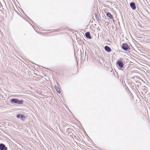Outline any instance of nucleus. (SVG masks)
<instances>
[{
	"label": "nucleus",
	"mask_w": 150,
	"mask_h": 150,
	"mask_svg": "<svg viewBox=\"0 0 150 150\" xmlns=\"http://www.w3.org/2000/svg\"><path fill=\"white\" fill-rule=\"evenodd\" d=\"M122 48L125 50L127 51L129 49V47L127 44L125 43L122 45Z\"/></svg>",
	"instance_id": "f257e3e1"
},
{
	"label": "nucleus",
	"mask_w": 150,
	"mask_h": 150,
	"mask_svg": "<svg viewBox=\"0 0 150 150\" xmlns=\"http://www.w3.org/2000/svg\"><path fill=\"white\" fill-rule=\"evenodd\" d=\"M7 148L5 147V145L3 144H0V150H7Z\"/></svg>",
	"instance_id": "f03ea898"
},
{
	"label": "nucleus",
	"mask_w": 150,
	"mask_h": 150,
	"mask_svg": "<svg viewBox=\"0 0 150 150\" xmlns=\"http://www.w3.org/2000/svg\"><path fill=\"white\" fill-rule=\"evenodd\" d=\"M117 64L119 65V66L120 68H122L123 67V63L121 61H118L117 62Z\"/></svg>",
	"instance_id": "7ed1b4c3"
},
{
	"label": "nucleus",
	"mask_w": 150,
	"mask_h": 150,
	"mask_svg": "<svg viewBox=\"0 0 150 150\" xmlns=\"http://www.w3.org/2000/svg\"><path fill=\"white\" fill-rule=\"evenodd\" d=\"M130 6L133 9L135 10L136 9L135 5L134 3L133 2L131 3Z\"/></svg>",
	"instance_id": "20e7f679"
},
{
	"label": "nucleus",
	"mask_w": 150,
	"mask_h": 150,
	"mask_svg": "<svg viewBox=\"0 0 150 150\" xmlns=\"http://www.w3.org/2000/svg\"><path fill=\"white\" fill-rule=\"evenodd\" d=\"M85 35L86 38L89 39H91V38L90 33L89 32H87L85 33Z\"/></svg>",
	"instance_id": "39448f33"
},
{
	"label": "nucleus",
	"mask_w": 150,
	"mask_h": 150,
	"mask_svg": "<svg viewBox=\"0 0 150 150\" xmlns=\"http://www.w3.org/2000/svg\"><path fill=\"white\" fill-rule=\"evenodd\" d=\"M17 100L18 99L16 98L12 99L10 100V101L11 103H17Z\"/></svg>",
	"instance_id": "423d86ee"
},
{
	"label": "nucleus",
	"mask_w": 150,
	"mask_h": 150,
	"mask_svg": "<svg viewBox=\"0 0 150 150\" xmlns=\"http://www.w3.org/2000/svg\"><path fill=\"white\" fill-rule=\"evenodd\" d=\"M105 50L108 52H110L111 50L110 47L107 46H106L105 47Z\"/></svg>",
	"instance_id": "0eeeda50"
},
{
	"label": "nucleus",
	"mask_w": 150,
	"mask_h": 150,
	"mask_svg": "<svg viewBox=\"0 0 150 150\" xmlns=\"http://www.w3.org/2000/svg\"><path fill=\"white\" fill-rule=\"evenodd\" d=\"M23 100H19L18 99L17 103L18 104H23Z\"/></svg>",
	"instance_id": "6e6552de"
},
{
	"label": "nucleus",
	"mask_w": 150,
	"mask_h": 150,
	"mask_svg": "<svg viewBox=\"0 0 150 150\" xmlns=\"http://www.w3.org/2000/svg\"><path fill=\"white\" fill-rule=\"evenodd\" d=\"M107 15L110 18H112V16L110 13H107Z\"/></svg>",
	"instance_id": "1a4fd4ad"
},
{
	"label": "nucleus",
	"mask_w": 150,
	"mask_h": 150,
	"mask_svg": "<svg viewBox=\"0 0 150 150\" xmlns=\"http://www.w3.org/2000/svg\"><path fill=\"white\" fill-rule=\"evenodd\" d=\"M21 115H18L17 116V118H20L21 117Z\"/></svg>",
	"instance_id": "9d476101"
},
{
	"label": "nucleus",
	"mask_w": 150,
	"mask_h": 150,
	"mask_svg": "<svg viewBox=\"0 0 150 150\" xmlns=\"http://www.w3.org/2000/svg\"><path fill=\"white\" fill-rule=\"evenodd\" d=\"M21 118L22 119V118H25V117L24 116H23V115H21Z\"/></svg>",
	"instance_id": "9b49d317"
},
{
	"label": "nucleus",
	"mask_w": 150,
	"mask_h": 150,
	"mask_svg": "<svg viewBox=\"0 0 150 150\" xmlns=\"http://www.w3.org/2000/svg\"><path fill=\"white\" fill-rule=\"evenodd\" d=\"M57 92L59 93H60V90H59L58 91H57Z\"/></svg>",
	"instance_id": "f8f14e48"
}]
</instances>
